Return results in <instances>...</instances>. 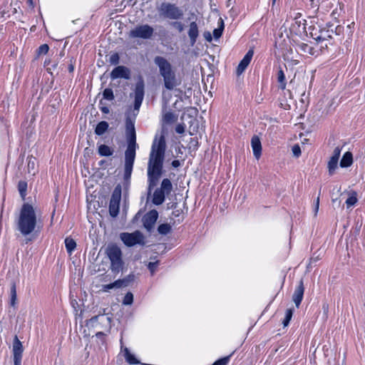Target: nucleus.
Segmentation results:
<instances>
[{"label": "nucleus", "instance_id": "nucleus-41", "mask_svg": "<svg viewBox=\"0 0 365 365\" xmlns=\"http://www.w3.org/2000/svg\"><path fill=\"white\" fill-rule=\"evenodd\" d=\"M230 359V356L222 357L215 361L212 365H227Z\"/></svg>", "mask_w": 365, "mask_h": 365}, {"label": "nucleus", "instance_id": "nucleus-15", "mask_svg": "<svg viewBox=\"0 0 365 365\" xmlns=\"http://www.w3.org/2000/svg\"><path fill=\"white\" fill-rule=\"evenodd\" d=\"M199 29L195 21H192L189 24V29L187 31V35L190 39V43L191 46H194L197 42L199 36Z\"/></svg>", "mask_w": 365, "mask_h": 365}, {"label": "nucleus", "instance_id": "nucleus-28", "mask_svg": "<svg viewBox=\"0 0 365 365\" xmlns=\"http://www.w3.org/2000/svg\"><path fill=\"white\" fill-rule=\"evenodd\" d=\"M225 28L224 22L222 19H219L218 27L213 30V36L215 39H218L222 35V32Z\"/></svg>", "mask_w": 365, "mask_h": 365}, {"label": "nucleus", "instance_id": "nucleus-9", "mask_svg": "<svg viewBox=\"0 0 365 365\" xmlns=\"http://www.w3.org/2000/svg\"><path fill=\"white\" fill-rule=\"evenodd\" d=\"M153 34L154 29L147 24L138 25L129 32V36L133 38L150 39Z\"/></svg>", "mask_w": 365, "mask_h": 365}, {"label": "nucleus", "instance_id": "nucleus-21", "mask_svg": "<svg viewBox=\"0 0 365 365\" xmlns=\"http://www.w3.org/2000/svg\"><path fill=\"white\" fill-rule=\"evenodd\" d=\"M109 125L108 122L106 121H101L99 122L96 128H95V133L98 135H101L104 134L106 130L108 129Z\"/></svg>", "mask_w": 365, "mask_h": 365}, {"label": "nucleus", "instance_id": "nucleus-19", "mask_svg": "<svg viewBox=\"0 0 365 365\" xmlns=\"http://www.w3.org/2000/svg\"><path fill=\"white\" fill-rule=\"evenodd\" d=\"M135 279V274L131 273L126 276L125 277H124L123 279H118L120 288L128 287L132 282H134Z\"/></svg>", "mask_w": 365, "mask_h": 365}, {"label": "nucleus", "instance_id": "nucleus-33", "mask_svg": "<svg viewBox=\"0 0 365 365\" xmlns=\"http://www.w3.org/2000/svg\"><path fill=\"white\" fill-rule=\"evenodd\" d=\"M120 289V286H119L118 279L115 280L114 282L102 285V291L103 292H108L110 291V289Z\"/></svg>", "mask_w": 365, "mask_h": 365}, {"label": "nucleus", "instance_id": "nucleus-44", "mask_svg": "<svg viewBox=\"0 0 365 365\" xmlns=\"http://www.w3.org/2000/svg\"><path fill=\"white\" fill-rule=\"evenodd\" d=\"M301 49L305 52V53H307L310 55H313L314 53V48L310 46L309 45L307 44V43H302L301 46Z\"/></svg>", "mask_w": 365, "mask_h": 365}, {"label": "nucleus", "instance_id": "nucleus-31", "mask_svg": "<svg viewBox=\"0 0 365 365\" xmlns=\"http://www.w3.org/2000/svg\"><path fill=\"white\" fill-rule=\"evenodd\" d=\"M172 227L168 223H163L158 227L159 234L166 235L171 232Z\"/></svg>", "mask_w": 365, "mask_h": 365}, {"label": "nucleus", "instance_id": "nucleus-40", "mask_svg": "<svg viewBox=\"0 0 365 365\" xmlns=\"http://www.w3.org/2000/svg\"><path fill=\"white\" fill-rule=\"evenodd\" d=\"M342 148L339 146L336 147L333 151L329 160H339Z\"/></svg>", "mask_w": 365, "mask_h": 365}, {"label": "nucleus", "instance_id": "nucleus-38", "mask_svg": "<svg viewBox=\"0 0 365 365\" xmlns=\"http://www.w3.org/2000/svg\"><path fill=\"white\" fill-rule=\"evenodd\" d=\"M10 294H11V305L14 306L16 299V290L15 284H13L12 286L11 287Z\"/></svg>", "mask_w": 365, "mask_h": 365}, {"label": "nucleus", "instance_id": "nucleus-27", "mask_svg": "<svg viewBox=\"0 0 365 365\" xmlns=\"http://www.w3.org/2000/svg\"><path fill=\"white\" fill-rule=\"evenodd\" d=\"M113 150L106 145H101L98 147V153L101 156L108 157L113 155Z\"/></svg>", "mask_w": 365, "mask_h": 365}, {"label": "nucleus", "instance_id": "nucleus-3", "mask_svg": "<svg viewBox=\"0 0 365 365\" xmlns=\"http://www.w3.org/2000/svg\"><path fill=\"white\" fill-rule=\"evenodd\" d=\"M154 63L159 68L160 74L163 78L164 86L166 89L172 91L176 86L180 83L176 78V75L173 71L170 63L164 57L155 56Z\"/></svg>", "mask_w": 365, "mask_h": 365}, {"label": "nucleus", "instance_id": "nucleus-53", "mask_svg": "<svg viewBox=\"0 0 365 365\" xmlns=\"http://www.w3.org/2000/svg\"><path fill=\"white\" fill-rule=\"evenodd\" d=\"M172 215L175 217H180V219H178V222L180 221H182L183 217L182 215V211L180 210H174L173 212H172Z\"/></svg>", "mask_w": 365, "mask_h": 365}, {"label": "nucleus", "instance_id": "nucleus-51", "mask_svg": "<svg viewBox=\"0 0 365 365\" xmlns=\"http://www.w3.org/2000/svg\"><path fill=\"white\" fill-rule=\"evenodd\" d=\"M175 132L178 134H182L185 132L184 124H178L175 127Z\"/></svg>", "mask_w": 365, "mask_h": 365}, {"label": "nucleus", "instance_id": "nucleus-2", "mask_svg": "<svg viewBox=\"0 0 365 365\" xmlns=\"http://www.w3.org/2000/svg\"><path fill=\"white\" fill-rule=\"evenodd\" d=\"M37 225V215L35 208L31 204L25 202L22 205L18 220L16 228L24 236L31 234Z\"/></svg>", "mask_w": 365, "mask_h": 365}, {"label": "nucleus", "instance_id": "nucleus-13", "mask_svg": "<svg viewBox=\"0 0 365 365\" xmlns=\"http://www.w3.org/2000/svg\"><path fill=\"white\" fill-rule=\"evenodd\" d=\"M110 78L113 80L117 78L128 80L130 78V70L125 66H118L111 71Z\"/></svg>", "mask_w": 365, "mask_h": 365}, {"label": "nucleus", "instance_id": "nucleus-62", "mask_svg": "<svg viewBox=\"0 0 365 365\" xmlns=\"http://www.w3.org/2000/svg\"><path fill=\"white\" fill-rule=\"evenodd\" d=\"M341 30V26H337L336 28V31H335L336 34H339Z\"/></svg>", "mask_w": 365, "mask_h": 365}, {"label": "nucleus", "instance_id": "nucleus-46", "mask_svg": "<svg viewBox=\"0 0 365 365\" xmlns=\"http://www.w3.org/2000/svg\"><path fill=\"white\" fill-rule=\"evenodd\" d=\"M357 202V198L355 195L349 196L346 200V204L347 205V207H350L353 205H354Z\"/></svg>", "mask_w": 365, "mask_h": 365}, {"label": "nucleus", "instance_id": "nucleus-11", "mask_svg": "<svg viewBox=\"0 0 365 365\" xmlns=\"http://www.w3.org/2000/svg\"><path fill=\"white\" fill-rule=\"evenodd\" d=\"M158 218V212L156 210H151L144 215L142 218V222L144 228L149 233H151L153 230L156 221Z\"/></svg>", "mask_w": 365, "mask_h": 365}, {"label": "nucleus", "instance_id": "nucleus-37", "mask_svg": "<svg viewBox=\"0 0 365 365\" xmlns=\"http://www.w3.org/2000/svg\"><path fill=\"white\" fill-rule=\"evenodd\" d=\"M133 302V294L131 292H128L125 294L123 300V304L125 305H130Z\"/></svg>", "mask_w": 365, "mask_h": 365}, {"label": "nucleus", "instance_id": "nucleus-34", "mask_svg": "<svg viewBox=\"0 0 365 365\" xmlns=\"http://www.w3.org/2000/svg\"><path fill=\"white\" fill-rule=\"evenodd\" d=\"M293 309H287L285 313V317L284 320L282 321V324L284 327H287L289 324L290 320L292 319V315H293Z\"/></svg>", "mask_w": 365, "mask_h": 365}, {"label": "nucleus", "instance_id": "nucleus-24", "mask_svg": "<svg viewBox=\"0 0 365 365\" xmlns=\"http://www.w3.org/2000/svg\"><path fill=\"white\" fill-rule=\"evenodd\" d=\"M277 81L279 83V88H281L282 90L285 89L286 85H287V81H286L285 74H284L283 70L282 69V68H279V69L277 72Z\"/></svg>", "mask_w": 365, "mask_h": 365}, {"label": "nucleus", "instance_id": "nucleus-12", "mask_svg": "<svg viewBox=\"0 0 365 365\" xmlns=\"http://www.w3.org/2000/svg\"><path fill=\"white\" fill-rule=\"evenodd\" d=\"M13 355H14V364L21 365L22 354L24 348L21 342L16 335L13 341Z\"/></svg>", "mask_w": 365, "mask_h": 365}, {"label": "nucleus", "instance_id": "nucleus-7", "mask_svg": "<svg viewBox=\"0 0 365 365\" xmlns=\"http://www.w3.org/2000/svg\"><path fill=\"white\" fill-rule=\"evenodd\" d=\"M163 161H148V190H151L158 184L163 174Z\"/></svg>", "mask_w": 365, "mask_h": 365}, {"label": "nucleus", "instance_id": "nucleus-10", "mask_svg": "<svg viewBox=\"0 0 365 365\" xmlns=\"http://www.w3.org/2000/svg\"><path fill=\"white\" fill-rule=\"evenodd\" d=\"M120 238L127 247H133L135 245H145L144 236L138 230L132 233L122 232L120 235Z\"/></svg>", "mask_w": 365, "mask_h": 365}, {"label": "nucleus", "instance_id": "nucleus-61", "mask_svg": "<svg viewBox=\"0 0 365 365\" xmlns=\"http://www.w3.org/2000/svg\"><path fill=\"white\" fill-rule=\"evenodd\" d=\"M57 66H58V63H53V64L51 66V67H49V68H47L48 71V72H50V71H51V69H53V70L56 69V67H57Z\"/></svg>", "mask_w": 365, "mask_h": 365}, {"label": "nucleus", "instance_id": "nucleus-64", "mask_svg": "<svg viewBox=\"0 0 365 365\" xmlns=\"http://www.w3.org/2000/svg\"><path fill=\"white\" fill-rule=\"evenodd\" d=\"M104 336V334L102 331H99L96 334V336H98V337H101V336Z\"/></svg>", "mask_w": 365, "mask_h": 365}, {"label": "nucleus", "instance_id": "nucleus-4", "mask_svg": "<svg viewBox=\"0 0 365 365\" xmlns=\"http://www.w3.org/2000/svg\"><path fill=\"white\" fill-rule=\"evenodd\" d=\"M105 253L110 262V271L116 276L123 270L125 265L122 251L116 244L110 243L106 247Z\"/></svg>", "mask_w": 365, "mask_h": 365}, {"label": "nucleus", "instance_id": "nucleus-6", "mask_svg": "<svg viewBox=\"0 0 365 365\" xmlns=\"http://www.w3.org/2000/svg\"><path fill=\"white\" fill-rule=\"evenodd\" d=\"M166 150L165 132L162 130L156 133L150 153L149 160H164Z\"/></svg>", "mask_w": 365, "mask_h": 365}, {"label": "nucleus", "instance_id": "nucleus-42", "mask_svg": "<svg viewBox=\"0 0 365 365\" xmlns=\"http://www.w3.org/2000/svg\"><path fill=\"white\" fill-rule=\"evenodd\" d=\"M158 265H159L158 260H157L155 262H150L148 263V268L150 270L152 275L154 274V273L155 272Z\"/></svg>", "mask_w": 365, "mask_h": 365}, {"label": "nucleus", "instance_id": "nucleus-22", "mask_svg": "<svg viewBox=\"0 0 365 365\" xmlns=\"http://www.w3.org/2000/svg\"><path fill=\"white\" fill-rule=\"evenodd\" d=\"M121 185L118 184L114 188L110 201L120 202L121 199Z\"/></svg>", "mask_w": 365, "mask_h": 365}, {"label": "nucleus", "instance_id": "nucleus-23", "mask_svg": "<svg viewBox=\"0 0 365 365\" xmlns=\"http://www.w3.org/2000/svg\"><path fill=\"white\" fill-rule=\"evenodd\" d=\"M64 242H65V246H66V249L67 252L69 255H71L72 252L74 251V250L76 247V241L73 239L71 238V237H66L65 239Z\"/></svg>", "mask_w": 365, "mask_h": 365}, {"label": "nucleus", "instance_id": "nucleus-29", "mask_svg": "<svg viewBox=\"0 0 365 365\" xmlns=\"http://www.w3.org/2000/svg\"><path fill=\"white\" fill-rule=\"evenodd\" d=\"M18 190L21 198L24 200L27 194V182L24 180H20L18 183Z\"/></svg>", "mask_w": 365, "mask_h": 365}, {"label": "nucleus", "instance_id": "nucleus-63", "mask_svg": "<svg viewBox=\"0 0 365 365\" xmlns=\"http://www.w3.org/2000/svg\"><path fill=\"white\" fill-rule=\"evenodd\" d=\"M89 162L88 160L83 161V167L84 168H88L89 167Z\"/></svg>", "mask_w": 365, "mask_h": 365}, {"label": "nucleus", "instance_id": "nucleus-16", "mask_svg": "<svg viewBox=\"0 0 365 365\" xmlns=\"http://www.w3.org/2000/svg\"><path fill=\"white\" fill-rule=\"evenodd\" d=\"M304 287L303 280L301 279L299 282L298 286L296 287L294 292L292 295V300L294 302L297 307L300 305L303 296H304Z\"/></svg>", "mask_w": 365, "mask_h": 365}, {"label": "nucleus", "instance_id": "nucleus-45", "mask_svg": "<svg viewBox=\"0 0 365 365\" xmlns=\"http://www.w3.org/2000/svg\"><path fill=\"white\" fill-rule=\"evenodd\" d=\"M100 317H103V315H96L93 317H91L90 319L86 321V325L87 327H94L95 323H96L98 320V318Z\"/></svg>", "mask_w": 365, "mask_h": 365}, {"label": "nucleus", "instance_id": "nucleus-56", "mask_svg": "<svg viewBox=\"0 0 365 365\" xmlns=\"http://www.w3.org/2000/svg\"><path fill=\"white\" fill-rule=\"evenodd\" d=\"M204 37L206 39V41L208 42H211L212 40V35L209 31H205L204 33Z\"/></svg>", "mask_w": 365, "mask_h": 365}, {"label": "nucleus", "instance_id": "nucleus-55", "mask_svg": "<svg viewBox=\"0 0 365 365\" xmlns=\"http://www.w3.org/2000/svg\"><path fill=\"white\" fill-rule=\"evenodd\" d=\"M353 161H340V166L341 168H349L351 165Z\"/></svg>", "mask_w": 365, "mask_h": 365}, {"label": "nucleus", "instance_id": "nucleus-59", "mask_svg": "<svg viewBox=\"0 0 365 365\" xmlns=\"http://www.w3.org/2000/svg\"><path fill=\"white\" fill-rule=\"evenodd\" d=\"M106 161H98V168H96V169H100L101 168L103 167V165L104 163H106Z\"/></svg>", "mask_w": 365, "mask_h": 365}, {"label": "nucleus", "instance_id": "nucleus-1", "mask_svg": "<svg viewBox=\"0 0 365 365\" xmlns=\"http://www.w3.org/2000/svg\"><path fill=\"white\" fill-rule=\"evenodd\" d=\"M145 95V82L141 76H138V81L134 89V111L131 115L130 113H125V137L127 140V148L125 151V160H135V151L138 147L136 143V133L135 128V121L136 115L142 105Z\"/></svg>", "mask_w": 365, "mask_h": 365}, {"label": "nucleus", "instance_id": "nucleus-32", "mask_svg": "<svg viewBox=\"0 0 365 365\" xmlns=\"http://www.w3.org/2000/svg\"><path fill=\"white\" fill-rule=\"evenodd\" d=\"M170 25L180 33L182 32L185 29V24L180 20H175L171 21Z\"/></svg>", "mask_w": 365, "mask_h": 365}, {"label": "nucleus", "instance_id": "nucleus-58", "mask_svg": "<svg viewBox=\"0 0 365 365\" xmlns=\"http://www.w3.org/2000/svg\"><path fill=\"white\" fill-rule=\"evenodd\" d=\"M336 15H337V16H339V15H340V12H339V13L338 12L337 9H336L335 10H334V11H332V13H331V16H332L334 19H336Z\"/></svg>", "mask_w": 365, "mask_h": 365}, {"label": "nucleus", "instance_id": "nucleus-18", "mask_svg": "<svg viewBox=\"0 0 365 365\" xmlns=\"http://www.w3.org/2000/svg\"><path fill=\"white\" fill-rule=\"evenodd\" d=\"M134 161H125L124 166V181L125 184L128 185L131 177Z\"/></svg>", "mask_w": 365, "mask_h": 365}, {"label": "nucleus", "instance_id": "nucleus-39", "mask_svg": "<svg viewBox=\"0 0 365 365\" xmlns=\"http://www.w3.org/2000/svg\"><path fill=\"white\" fill-rule=\"evenodd\" d=\"M49 46L48 44L44 43L41 45L37 49V55H45L48 52Z\"/></svg>", "mask_w": 365, "mask_h": 365}, {"label": "nucleus", "instance_id": "nucleus-36", "mask_svg": "<svg viewBox=\"0 0 365 365\" xmlns=\"http://www.w3.org/2000/svg\"><path fill=\"white\" fill-rule=\"evenodd\" d=\"M338 162L339 161H329L328 169L330 175L334 174L336 169L338 168Z\"/></svg>", "mask_w": 365, "mask_h": 365}, {"label": "nucleus", "instance_id": "nucleus-47", "mask_svg": "<svg viewBox=\"0 0 365 365\" xmlns=\"http://www.w3.org/2000/svg\"><path fill=\"white\" fill-rule=\"evenodd\" d=\"M331 36L330 34H325L324 35H319L317 37L313 38L316 40L318 43H323L324 41H327L328 38H331Z\"/></svg>", "mask_w": 365, "mask_h": 365}, {"label": "nucleus", "instance_id": "nucleus-43", "mask_svg": "<svg viewBox=\"0 0 365 365\" xmlns=\"http://www.w3.org/2000/svg\"><path fill=\"white\" fill-rule=\"evenodd\" d=\"M120 57L118 53H113L109 58V62L112 65H118L119 63Z\"/></svg>", "mask_w": 365, "mask_h": 365}, {"label": "nucleus", "instance_id": "nucleus-30", "mask_svg": "<svg viewBox=\"0 0 365 365\" xmlns=\"http://www.w3.org/2000/svg\"><path fill=\"white\" fill-rule=\"evenodd\" d=\"M178 117L172 112H167L163 115V121L166 124H171L177 121Z\"/></svg>", "mask_w": 365, "mask_h": 365}, {"label": "nucleus", "instance_id": "nucleus-25", "mask_svg": "<svg viewBox=\"0 0 365 365\" xmlns=\"http://www.w3.org/2000/svg\"><path fill=\"white\" fill-rule=\"evenodd\" d=\"M120 202L110 201L109 213L113 217H116L119 213Z\"/></svg>", "mask_w": 365, "mask_h": 365}, {"label": "nucleus", "instance_id": "nucleus-50", "mask_svg": "<svg viewBox=\"0 0 365 365\" xmlns=\"http://www.w3.org/2000/svg\"><path fill=\"white\" fill-rule=\"evenodd\" d=\"M319 198H320V192L319 193L317 199H316V201L314 202V216H316L317 215V212L319 211Z\"/></svg>", "mask_w": 365, "mask_h": 365}, {"label": "nucleus", "instance_id": "nucleus-49", "mask_svg": "<svg viewBox=\"0 0 365 365\" xmlns=\"http://www.w3.org/2000/svg\"><path fill=\"white\" fill-rule=\"evenodd\" d=\"M99 105V108L103 113L108 114L110 113V109L108 108V107L103 106V100L100 101Z\"/></svg>", "mask_w": 365, "mask_h": 365}, {"label": "nucleus", "instance_id": "nucleus-57", "mask_svg": "<svg viewBox=\"0 0 365 365\" xmlns=\"http://www.w3.org/2000/svg\"><path fill=\"white\" fill-rule=\"evenodd\" d=\"M172 165L174 168H178L181 165L180 161H172Z\"/></svg>", "mask_w": 365, "mask_h": 365}, {"label": "nucleus", "instance_id": "nucleus-54", "mask_svg": "<svg viewBox=\"0 0 365 365\" xmlns=\"http://www.w3.org/2000/svg\"><path fill=\"white\" fill-rule=\"evenodd\" d=\"M341 160H353V155L350 151H346L343 155Z\"/></svg>", "mask_w": 365, "mask_h": 365}, {"label": "nucleus", "instance_id": "nucleus-14", "mask_svg": "<svg viewBox=\"0 0 365 365\" xmlns=\"http://www.w3.org/2000/svg\"><path fill=\"white\" fill-rule=\"evenodd\" d=\"M253 54H254V52L252 50H249L246 53V54L245 55L243 58L240 61V62L237 68V75H240L245 71V69L247 68V66H249V64L251 62Z\"/></svg>", "mask_w": 365, "mask_h": 365}, {"label": "nucleus", "instance_id": "nucleus-20", "mask_svg": "<svg viewBox=\"0 0 365 365\" xmlns=\"http://www.w3.org/2000/svg\"><path fill=\"white\" fill-rule=\"evenodd\" d=\"M124 357L125 361L130 364H138L140 361L135 358V356L130 352V350L125 347L123 349Z\"/></svg>", "mask_w": 365, "mask_h": 365}, {"label": "nucleus", "instance_id": "nucleus-52", "mask_svg": "<svg viewBox=\"0 0 365 365\" xmlns=\"http://www.w3.org/2000/svg\"><path fill=\"white\" fill-rule=\"evenodd\" d=\"M75 63H76V59L73 58H71L70 60V63L68 66V70L69 73L73 72Z\"/></svg>", "mask_w": 365, "mask_h": 365}, {"label": "nucleus", "instance_id": "nucleus-17", "mask_svg": "<svg viewBox=\"0 0 365 365\" xmlns=\"http://www.w3.org/2000/svg\"><path fill=\"white\" fill-rule=\"evenodd\" d=\"M251 145L254 156L259 159L262 153V144L259 138L257 135L252 136L251 139Z\"/></svg>", "mask_w": 365, "mask_h": 365}, {"label": "nucleus", "instance_id": "nucleus-48", "mask_svg": "<svg viewBox=\"0 0 365 365\" xmlns=\"http://www.w3.org/2000/svg\"><path fill=\"white\" fill-rule=\"evenodd\" d=\"M292 153H293V155L295 158H299V156L301 154V148L299 145H294L292 147Z\"/></svg>", "mask_w": 365, "mask_h": 365}, {"label": "nucleus", "instance_id": "nucleus-60", "mask_svg": "<svg viewBox=\"0 0 365 365\" xmlns=\"http://www.w3.org/2000/svg\"><path fill=\"white\" fill-rule=\"evenodd\" d=\"M34 166H35V163L34 161H29V163H28V167H29V169L30 168H31L32 169L34 168Z\"/></svg>", "mask_w": 365, "mask_h": 365}, {"label": "nucleus", "instance_id": "nucleus-5", "mask_svg": "<svg viewBox=\"0 0 365 365\" xmlns=\"http://www.w3.org/2000/svg\"><path fill=\"white\" fill-rule=\"evenodd\" d=\"M159 16L165 19L182 20L184 16V11L175 4L170 2H162L157 7Z\"/></svg>", "mask_w": 365, "mask_h": 365}, {"label": "nucleus", "instance_id": "nucleus-8", "mask_svg": "<svg viewBox=\"0 0 365 365\" xmlns=\"http://www.w3.org/2000/svg\"><path fill=\"white\" fill-rule=\"evenodd\" d=\"M173 190V185L168 178L163 180L160 187L157 188L153 196L152 202L155 205H160L165 201V195L170 194Z\"/></svg>", "mask_w": 365, "mask_h": 365}, {"label": "nucleus", "instance_id": "nucleus-35", "mask_svg": "<svg viewBox=\"0 0 365 365\" xmlns=\"http://www.w3.org/2000/svg\"><path fill=\"white\" fill-rule=\"evenodd\" d=\"M103 97L106 100L113 101L115 98L113 90L110 88H105L103 91Z\"/></svg>", "mask_w": 365, "mask_h": 365}, {"label": "nucleus", "instance_id": "nucleus-26", "mask_svg": "<svg viewBox=\"0 0 365 365\" xmlns=\"http://www.w3.org/2000/svg\"><path fill=\"white\" fill-rule=\"evenodd\" d=\"M297 15L301 16L300 14H297ZM306 20L305 19H299V17L297 16L294 19V24H292V29H294L297 26V29L299 32H301L300 27L302 26V31H306Z\"/></svg>", "mask_w": 365, "mask_h": 365}]
</instances>
